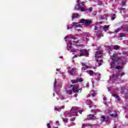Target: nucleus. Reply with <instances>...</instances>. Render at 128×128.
Listing matches in <instances>:
<instances>
[{
	"instance_id": "4d7b16f0",
	"label": "nucleus",
	"mask_w": 128,
	"mask_h": 128,
	"mask_svg": "<svg viewBox=\"0 0 128 128\" xmlns=\"http://www.w3.org/2000/svg\"><path fill=\"white\" fill-rule=\"evenodd\" d=\"M102 63L100 62V63L99 64V66H102Z\"/></svg>"
},
{
	"instance_id": "680f3d73",
	"label": "nucleus",
	"mask_w": 128,
	"mask_h": 128,
	"mask_svg": "<svg viewBox=\"0 0 128 128\" xmlns=\"http://www.w3.org/2000/svg\"><path fill=\"white\" fill-rule=\"evenodd\" d=\"M54 128H58V126H57V127H54Z\"/></svg>"
},
{
	"instance_id": "ddd939ff",
	"label": "nucleus",
	"mask_w": 128,
	"mask_h": 128,
	"mask_svg": "<svg viewBox=\"0 0 128 128\" xmlns=\"http://www.w3.org/2000/svg\"><path fill=\"white\" fill-rule=\"evenodd\" d=\"M94 118V115L90 114L89 115H88V120H92V118Z\"/></svg>"
},
{
	"instance_id": "f3484780",
	"label": "nucleus",
	"mask_w": 128,
	"mask_h": 128,
	"mask_svg": "<svg viewBox=\"0 0 128 128\" xmlns=\"http://www.w3.org/2000/svg\"><path fill=\"white\" fill-rule=\"evenodd\" d=\"M98 110V109H96V110H92L91 112H94V114H96Z\"/></svg>"
},
{
	"instance_id": "6e6552de",
	"label": "nucleus",
	"mask_w": 128,
	"mask_h": 128,
	"mask_svg": "<svg viewBox=\"0 0 128 128\" xmlns=\"http://www.w3.org/2000/svg\"><path fill=\"white\" fill-rule=\"evenodd\" d=\"M73 28H80L81 26V25L80 23H73L72 24Z\"/></svg>"
},
{
	"instance_id": "473e14b6",
	"label": "nucleus",
	"mask_w": 128,
	"mask_h": 128,
	"mask_svg": "<svg viewBox=\"0 0 128 128\" xmlns=\"http://www.w3.org/2000/svg\"><path fill=\"white\" fill-rule=\"evenodd\" d=\"M120 68H122V67L120 66H116V70H120Z\"/></svg>"
},
{
	"instance_id": "bb28decb",
	"label": "nucleus",
	"mask_w": 128,
	"mask_h": 128,
	"mask_svg": "<svg viewBox=\"0 0 128 128\" xmlns=\"http://www.w3.org/2000/svg\"><path fill=\"white\" fill-rule=\"evenodd\" d=\"M113 96H114V98H120V96L116 94H114Z\"/></svg>"
},
{
	"instance_id": "f03ea898",
	"label": "nucleus",
	"mask_w": 128,
	"mask_h": 128,
	"mask_svg": "<svg viewBox=\"0 0 128 128\" xmlns=\"http://www.w3.org/2000/svg\"><path fill=\"white\" fill-rule=\"evenodd\" d=\"M71 113H68V115L69 116H78V112L80 114H82V112H84V109H82L80 110H78V108L76 107H72V109L70 110Z\"/></svg>"
},
{
	"instance_id": "7c9ffc66",
	"label": "nucleus",
	"mask_w": 128,
	"mask_h": 128,
	"mask_svg": "<svg viewBox=\"0 0 128 128\" xmlns=\"http://www.w3.org/2000/svg\"><path fill=\"white\" fill-rule=\"evenodd\" d=\"M126 34H124L122 33L120 34V38H124V36H125Z\"/></svg>"
},
{
	"instance_id": "2eb2a0df",
	"label": "nucleus",
	"mask_w": 128,
	"mask_h": 128,
	"mask_svg": "<svg viewBox=\"0 0 128 128\" xmlns=\"http://www.w3.org/2000/svg\"><path fill=\"white\" fill-rule=\"evenodd\" d=\"M88 66L86 65V66H84L82 68V70H88Z\"/></svg>"
},
{
	"instance_id": "c85d7f7f",
	"label": "nucleus",
	"mask_w": 128,
	"mask_h": 128,
	"mask_svg": "<svg viewBox=\"0 0 128 128\" xmlns=\"http://www.w3.org/2000/svg\"><path fill=\"white\" fill-rule=\"evenodd\" d=\"M116 19V14H113V16L112 18V20H114Z\"/></svg>"
},
{
	"instance_id": "a18cd8bd",
	"label": "nucleus",
	"mask_w": 128,
	"mask_h": 128,
	"mask_svg": "<svg viewBox=\"0 0 128 128\" xmlns=\"http://www.w3.org/2000/svg\"><path fill=\"white\" fill-rule=\"evenodd\" d=\"M82 66H86V64H84V63H82Z\"/></svg>"
},
{
	"instance_id": "a211bd4d",
	"label": "nucleus",
	"mask_w": 128,
	"mask_h": 128,
	"mask_svg": "<svg viewBox=\"0 0 128 128\" xmlns=\"http://www.w3.org/2000/svg\"><path fill=\"white\" fill-rule=\"evenodd\" d=\"M67 94H70V96L72 94V91H70V90H67L66 92Z\"/></svg>"
},
{
	"instance_id": "aec40b11",
	"label": "nucleus",
	"mask_w": 128,
	"mask_h": 128,
	"mask_svg": "<svg viewBox=\"0 0 128 128\" xmlns=\"http://www.w3.org/2000/svg\"><path fill=\"white\" fill-rule=\"evenodd\" d=\"M78 82H84V78H78L77 79Z\"/></svg>"
},
{
	"instance_id": "e433bc0d",
	"label": "nucleus",
	"mask_w": 128,
	"mask_h": 128,
	"mask_svg": "<svg viewBox=\"0 0 128 128\" xmlns=\"http://www.w3.org/2000/svg\"><path fill=\"white\" fill-rule=\"evenodd\" d=\"M47 126H48V128H52V126H50V123L47 124Z\"/></svg>"
},
{
	"instance_id": "b1692460",
	"label": "nucleus",
	"mask_w": 128,
	"mask_h": 128,
	"mask_svg": "<svg viewBox=\"0 0 128 128\" xmlns=\"http://www.w3.org/2000/svg\"><path fill=\"white\" fill-rule=\"evenodd\" d=\"M80 12H86V9H84V7H82V8L80 7Z\"/></svg>"
},
{
	"instance_id": "412c9836",
	"label": "nucleus",
	"mask_w": 128,
	"mask_h": 128,
	"mask_svg": "<svg viewBox=\"0 0 128 128\" xmlns=\"http://www.w3.org/2000/svg\"><path fill=\"white\" fill-rule=\"evenodd\" d=\"M71 82H72V84H78V79L71 80Z\"/></svg>"
},
{
	"instance_id": "052dcab7",
	"label": "nucleus",
	"mask_w": 128,
	"mask_h": 128,
	"mask_svg": "<svg viewBox=\"0 0 128 128\" xmlns=\"http://www.w3.org/2000/svg\"><path fill=\"white\" fill-rule=\"evenodd\" d=\"M108 48L110 49L112 48L110 46H108Z\"/></svg>"
},
{
	"instance_id": "5fc2aeb1",
	"label": "nucleus",
	"mask_w": 128,
	"mask_h": 128,
	"mask_svg": "<svg viewBox=\"0 0 128 128\" xmlns=\"http://www.w3.org/2000/svg\"><path fill=\"white\" fill-rule=\"evenodd\" d=\"M92 68H94V70H96V66L92 67Z\"/></svg>"
},
{
	"instance_id": "c756f323",
	"label": "nucleus",
	"mask_w": 128,
	"mask_h": 128,
	"mask_svg": "<svg viewBox=\"0 0 128 128\" xmlns=\"http://www.w3.org/2000/svg\"><path fill=\"white\" fill-rule=\"evenodd\" d=\"M74 28V26H72V25H71V26H68L67 28L68 30H70V28Z\"/></svg>"
},
{
	"instance_id": "9d476101",
	"label": "nucleus",
	"mask_w": 128,
	"mask_h": 128,
	"mask_svg": "<svg viewBox=\"0 0 128 128\" xmlns=\"http://www.w3.org/2000/svg\"><path fill=\"white\" fill-rule=\"evenodd\" d=\"M72 42L70 41L68 44V48H67L68 50H70L69 48H72Z\"/></svg>"
},
{
	"instance_id": "e2e57ef3",
	"label": "nucleus",
	"mask_w": 128,
	"mask_h": 128,
	"mask_svg": "<svg viewBox=\"0 0 128 128\" xmlns=\"http://www.w3.org/2000/svg\"><path fill=\"white\" fill-rule=\"evenodd\" d=\"M104 99H106V97H104Z\"/></svg>"
},
{
	"instance_id": "0eeeda50",
	"label": "nucleus",
	"mask_w": 128,
	"mask_h": 128,
	"mask_svg": "<svg viewBox=\"0 0 128 128\" xmlns=\"http://www.w3.org/2000/svg\"><path fill=\"white\" fill-rule=\"evenodd\" d=\"M76 2L78 4L75 7L76 10H80V0H76Z\"/></svg>"
},
{
	"instance_id": "58836bf2",
	"label": "nucleus",
	"mask_w": 128,
	"mask_h": 128,
	"mask_svg": "<svg viewBox=\"0 0 128 128\" xmlns=\"http://www.w3.org/2000/svg\"><path fill=\"white\" fill-rule=\"evenodd\" d=\"M78 56H80V53L77 54L76 55H75L74 56V58H78Z\"/></svg>"
},
{
	"instance_id": "7ed1b4c3",
	"label": "nucleus",
	"mask_w": 128,
	"mask_h": 128,
	"mask_svg": "<svg viewBox=\"0 0 128 128\" xmlns=\"http://www.w3.org/2000/svg\"><path fill=\"white\" fill-rule=\"evenodd\" d=\"M80 22V24H84L85 26H90V24H92V21L88 20L82 19Z\"/></svg>"
},
{
	"instance_id": "dca6fc26",
	"label": "nucleus",
	"mask_w": 128,
	"mask_h": 128,
	"mask_svg": "<svg viewBox=\"0 0 128 128\" xmlns=\"http://www.w3.org/2000/svg\"><path fill=\"white\" fill-rule=\"evenodd\" d=\"M114 50H120V46L118 45H114Z\"/></svg>"
},
{
	"instance_id": "864d4df0",
	"label": "nucleus",
	"mask_w": 128,
	"mask_h": 128,
	"mask_svg": "<svg viewBox=\"0 0 128 128\" xmlns=\"http://www.w3.org/2000/svg\"><path fill=\"white\" fill-rule=\"evenodd\" d=\"M60 108H61V109H62H62L64 108V106H62Z\"/></svg>"
},
{
	"instance_id": "603ef678",
	"label": "nucleus",
	"mask_w": 128,
	"mask_h": 128,
	"mask_svg": "<svg viewBox=\"0 0 128 128\" xmlns=\"http://www.w3.org/2000/svg\"><path fill=\"white\" fill-rule=\"evenodd\" d=\"M102 62H103L102 60H100V63Z\"/></svg>"
},
{
	"instance_id": "69168bd1",
	"label": "nucleus",
	"mask_w": 128,
	"mask_h": 128,
	"mask_svg": "<svg viewBox=\"0 0 128 128\" xmlns=\"http://www.w3.org/2000/svg\"><path fill=\"white\" fill-rule=\"evenodd\" d=\"M94 106V107H96V106Z\"/></svg>"
},
{
	"instance_id": "09e8293b",
	"label": "nucleus",
	"mask_w": 128,
	"mask_h": 128,
	"mask_svg": "<svg viewBox=\"0 0 128 128\" xmlns=\"http://www.w3.org/2000/svg\"><path fill=\"white\" fill-rule=\"evenodd\" d=\"M81 4L82 6H84V2H82Z\"/></svg>"
},
{
	"instance_id": "4468645a",
	"label": "nucleus",
	"mask_w": 128,
	"mask_h": 128,
	"mask_svg": "<svg viewBox=\"0 0 128 128\" xmlns=\"http://www.w3.org/2000/svg\"><path fill=\"white\" fill-rule=\"evenodd\" d=\"M78 16V14H73L72 15V18L74 20V18H76Z\"/></svg>"
},
{
	"instance_id": "bf43d9fd",
	"label": "nucleus",
	"mask_w": 128,
	"mask_h": 128,
	"mask_svg": "<svg viewBox=\"0 0 128 128\" xmlns=\"http://www.w3.org/2000/svg\"><path fill=\"white\" fill-rule=\"evenodd\" d=\"M118 99V102H120V98H117Z\"/></svg>"
},
{
	"instance_id": "f257e3e1",
	"label": "nucleus",
	"mask_w": 128,
	"mask_h": 128,
	"mask_svg": "<svg viewBox=\"0 0 128 128\" xmlns=\"http://www.w3.org/2000/svg\"><path fill=\"white\" fill-rule=\"evenodd\" d=\"M110 59L112 60L110 64V67L112 68H114L116 64H121V66H124L126 64V62H124V57L122 56H118V54L114 53L112 56H110Z\"/></svg>"
},
{
	"instance_id": "4c0bfd02",
	"label": "nucleus",
	"mask_w": 128,
	"mask_h": 128,
	"mask_svg": "<svg viewBox=\"0 0 128 128\" xmlns=\"http://www.w3.org/2000/svg\"><path fill=\"white\" fill-rule=\"evenodd\" d=\"M76 120V118H72L70 120V122H74V120Z\"/></svg>"
},
{
	"instance_id": "f8f14e48",
	"label": "nucleus",
	"mask_w": 128,
	"mask_h": 128,
	"mask_svg": "<svg viewBox=\"0 0 128 128\" xmlns=\"http://www.w3.org/2000/svg\"><path fill=\"white\" fill-rule=\"evenodd\" d=\"M88 74H89L90 76H94V74H96V73L94 72L92 70H90L88 71Z\"/></svg>"
},
{
	"instance_id": "f704fd0d",
	"label": "nucleus",
	"mask_w": 128,
	"mask_h": 128,
	"mask_svg": "<svg viewBox=\"0 0 128 128\" xmlns=\"http://www.w3.org/2000/svg\"><path fill=\"white\" fill-rule=\"evenodd\" d=\"M76 52V50H75L74 48L71 50V52Z\"/></svg>"
},
{
	"instance_id": "9b49d317",
	"label": "nucleus",
	"mask_w": 128,
	"mask_h": 128,
	"mask_svg": "<svg viewBox=\"0 0 128 128\" xmlns=\"http://www.w3.org/2000/svg\"><path fill=\"white\" fill-rule=\"evenodd\" d=\"M100 54H102V51H96L95 54V58H98V56H100Z\"/></svg>"
},
{
	"instance_id": "a878e982",
	"label": "nucleus",
	"mask_w": 128,
	"mask_h": 128,
	"mask_svg": "<svg viewBox=\"0 0 128 128\" xmlns=\"http://www.w3.org/2000/svg\"><path fill=\"white\" fill-rule=\"evenodd\" d=\"M98 6H102V1H99L98 3Z\"/></svg>"
},
{
	"instance_id": "5701e85b",
	"label": "nucleus",
	"mask_w": 128,
	"mask_h": 128,
	"mask_svg": "<svg viewBox=\"0 0 128 128\" xmlns=\"http://www.w3.org/2000/svg\"><path fill=\"white\" fill-rule=\"evenodd\" d=\"M92 95V96H96V93L94 92V91L92 90L90 92Z\"/></svg>"
},
{
	"instance_id": "6e6d98bb",
	"label": "nucleus",
	"mask_w": 128,
	"mask_h": 128,
	"mask_svg": "<svg viewBox=\"0 0 128 128\" xmlns=\"http://www.w3.org/2000/svg\"><path fill=\"white\" fill-rule=\"evenodd\" d=\"M90 94H88V96H87V98H90Z\"/></svg>"
},
{
	"instance_id": "6ab92c4d",
	"label": "nucleus",
	"mask_w": 128,
	"mask_h": 128,
	"mask_svg": "<svg viewBox=\"0 0 128 128\" xmlns=\"http://www.w3.org/2000/svg\"><path fill=\"white\" fill-rule=\"evenodd\" d=\"M105 32H106L108 30V26H104V28H103Z\"/></svg>"
},
{
	"instance_id": "8fccbe9b",
	"label": "nucleus",
	"mask_w": 128,
	"mask_h": 128,
	"mask_svg": "<svg viewBox=\"0 0 128 128\" xmlns=\"http://www.w3.org/2000/svg\"><path fill=\"white\" fill-rule=\"evenodd\" d=\"M57 72H60V68H56Z\"/></svg>"
},
{
	"instance_id": "49530a36",
	"label": "nucleus",
	"mask_w": 128,
	"mask_h": 128,
	"mask_svg": "<svg viewBox=\"0 0 128 128\" xmlns=\"http://www.w3.org/2000/svg\"><path fill=\"white\" fill-rule=\"evenodd\" d=\"M110 116H112V118H114V114H110Z\"/></svg>"
},
{
	"instance_id": "13d9d810",
	"label": "nucleus",
	"mask_w": 128,
	"mask_h": 128,
	"mask_svg": "<svg viewBox=\"0 0 128 128\" xmlns=\"http://www.w3.org/2000/svg\"><path fill=\"white\" fill-rule=\"evenodd\" d=\"M96 62H98V60L96 59Z\"/></svg>"
},
{
	"instance_id": "20e7f679",
	"label": "nucleus",
	"mask_w": 128,
	"mask_h": 128,
	"mask_svg": "<svg viewBox=\"0 0 128 128\" xmlns=\"http://www.w3.org/2000/svg\"><path fill=\"white\" fill-rule=\"evenodd\" d=\"M80 53H79L78 56H84V54L86 56H88V52L86 49H82L80 50Z\"/></svg>"
},
{
	"instance_id": "0e129e2a",
	"label": "nucleus",
	"mask_w": 128,
	"mask_h": 128,
	"mask_svg": "<svg viewBox=\"0 0 128 128\" xmlns=\"http://www.w3.org/2000/svg\"><path fill=\"white\" fill-rule=\"evenodd\" d=\"M65 38H66V37Z\"/></svg>"
},
{
	"instance_id": "cd10ccee",
	"label": "nucleus",
	"mask_w": 128,
	"mask_h": 128,
	"mask_svg": "<svg viewBox=\"0 0 128 128\" xmlns=\"http://www.w3.org/2000/svg\"><path fill=\"white\" fill-rule=\"evenodd\" d=\"M120 30V28H118L117 30H116L114 32L116 34H118Z\"/></svg>"
},
{
	"instance_id": "423d86ee",
	"label": "nucleus",
	"mask_w": 128,
	"mask_h": 128,
	"mask_svg": "<svg viewBox=\"0 0 128 128\" xmlns=\"http://www.w3.org/2000/svg\"><path fill=\"white\" fill-rule=\"evenodd\" d=\"M85 104L88 106V108H92V104H94L92 101L90 100H87L85 102Z\"/></svg>"
},
{
	"instance_id": "3c124183",
	"label": "nucleus",
	"mask_w": 128,
	"mask_h": 128,
	"mask_svg": "<svg viewBox=\"0 0 128 128\" xmlns=\"http://www.w3.org/2000/svg\"><path fill=\"white\" fill-rule=\"evenodd\" d=\"M114 118H118V114H116L114 116Z\"/></svg>"
},
{
	"instance_id": "37998d69",
	"label": "nucleus",
	"mask_w": 128,
	"mask_h": 128,
	"mask_svg": "<svg viewBox=\"0 0 128 128\" xmlns=\"http://www.w3.org/2000/svg\"><path fill=\"white\" fill-rule=\"evenodd\" d=\"M73 42H74L75 44H79V42H78V41H73Z\"/></svg>"
},
{
	"instance_id": "72a5a7b5",
	"label": "nucleus",
	"mask_w": 128,
	"mask_h": 128,
	"mask_svg": "<svg viewBox=\"0 0 128 128\" xmlns=\"http://www.w3.org/2000/svg\"><path fill=\"white\" fill-rule=\"evenodd\" d=\"M124 32H128V27H127V28H124Z\"/></svg>"
},
{
	"instance_id": "393cba45",
	"label": "nucleus",
	"mask_w": 128,
	"mask_h": 128,
	"mask_svg": "<svg viewBox=\"0 0 128 128\" xmlns=\"http://www.w3.org/2000/svg\"><path fill=\"white\" fill-rule=\"evenodd\" d=\"M82 128H88V126L86 124H84L82 126Z\"/></svg>"
},
{
	"instance_id": "1a4fd4ad",
	"label": "nucleus",
	"mask_w": 128,
	"mask_h": 128,
	"mask_svg": "<svg viewBox=\"0 0 128 128\" xmlns=\"http://www.w3.org/2000/svg\"><path fill=\"white\" fill-rule=\"evenodd\" d=\"M75 70L76 69H74V68H72V69L70 70H69V74H71V76H74V74H76V73L74 72Z\"/></svg>"
},
{
	"instance_id": "79ce46f5",
	"label": "nucleus",
	"mask_w": 128,
	"mask_h": 128,
	"mask_svg": "<svg viewBox=\"0 0 128 128\" xmlns=\"http://www.w3.org/2000/svg\"><path fill=\"white\" fill-rule=\"evenodd\" d=\"M122 6H126V2L124 1L122 2Z\"/></svg>"
},
{
	"instance_id": "2f4dec72",
	"label": "nucleus",
	"mask_w": 128,
	"mask_h": 128,
	"mask_svg": "<svg viewBox=\"0 0 128 128\" xmlns=\"http://www.w3.org/2000/svg\"><path fill=\"white\" fill-rule=\"evenodd\" d=\"M101 118L103 120V122H106V116H102L101 117Z\"/></svg>"
},
{
	"instance_id": "c03bdc74",
	"label": "nucleus",
	"mask_w": 128,
	"mask_h": 128,
	"mask_svg": "<svg viewBox=\"0 0 128 128\" xmlns=\"http://www.w3.org/2000/svg\"><path fill=\"white\" fill-rule=\"evenodd\" d=\"M56 82H54V88H56Z\"/></svg>"
},
{
	"instance_id": "ea45409f",
	"label": "nucleus",
	"mask_w": 128,
	"mask_h": 128,
	"mask_svg": "<svg viewBox=\"0 0 128 128\" xmlns=\"http://www.w3.org/2000/svg\"><path fill=\"white\" fill-rule=\"evenodd\" d=\"M88 10L89 12H92V7L90 8Z\"/></svg>"
},
{
	"instance_id": "a19ab883",
	"label": "nucleus",
	"mask_w": 128,
	"mask_h": 128,
	"mask_svg": "<svg viewBox=\"0 0 128 128\" xmlns=\"http://www.w3.org/2000/svg\"><path fill=\"white\" fill-rule=\"evenodd\" d=\"M100 18L102 20H104V16L102 15L100 16Z\"/></svg>"
},
{
	"instance_id": "39448f33",
	"label": "nucleus",
	"mask_w": 128,
	"mask_h": 128,
	"mask_svg": "<svg viewBox=\"0 0 128 128\" xmlns=\"http://www.w3.org/2000/svg\"><path fill=\"white\" fill-rule=\"evenodd\" d=\"M70 87L72 88L74 92H78V91L80 90H78V84L71 85Z\"/></svg>"
},
{
	"instance_id": "de8ad7c7",
	"label": "nucleus",
	"mask_w": 128,
	"mask_h": 128,
	"mask_svg": "<svg viewBox=\"0 0 128 128\" xmlns=\"http://www.w3.org/2000/svg\"><path fill=\"white\" fill-rule=\"evenodd\" d=\"M71 39H72V40H76V37H72V38H71Z\"/></svg>"
},
{
	"instance_id": "4be33fe9",
	"label": "nucleus",
	"mask_w": 128,
	"mask_h": 128,
	"mask_svg": "<svg viewBox=\"0 0 128 128\" xmlns=\"http://www.w3.org/2000/svg\"><path fill=\"white\" fill-rule=\"evenodd\" d=\"M62 120L64 122H65V123L68 122V119L66 118H62Z\"/></svg>"
},
{
	"instance_id": "c9c22d12",
	"label": "nucleus",
	"mask_w": 128,
	"mask_h": 128,
	"mask_svg": "<svg viewBox=\"0 0 128 128\" xmlns=\"http://www.w3.org/2000/svg\"><path fill=\"white\" fill-rule=\"evenodd\" d=\"M56 126H60V122H58V121H56Z\"/></svg>"
}]
</instances>
